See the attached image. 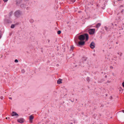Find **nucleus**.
<instances>
[{
	"label": "nucleus",
	"instance_id": "nucleus-1",
	"mask_svg": "<svg viewBox=\"0 0 124 124\" xmlns=\"http://www.w3.org/2000/svg\"><path fill=\"white\" fill-rule=\"evenodd\" d=\"M85 38L86 40H87L88 39V35L86 33L82 34L78 36V39L80 40H84Z\"/></svg>",
	"mask_w": 124,
	"mask_h": 124
},
{
	"label": "nucleus",
	"instance_id": "nucleus-2",
	"mask_svg": "<svg viewBox=\"0 0 124 124\" xmlns=\"http://www.w3.org/2000/svg\"><path fill=\"white\" fill-rule=\"evenodd\" d=\"M11 116H15L16 118H17L19 116L18 115L16 112L13 111L11 114Z\"/></svg>",
	"mask_w": 124,
	"mask_h": 124
},
{
	"label": "nucleus",
	"instance_id": "nucleus-3",
	"mask_svg": "<svg viewBox=\"0 0 124 124\" xmlns=\"http://www.w3.org/2000/svg\"><path fill=\"white\" fill-rule=\"evenodd\" d=\"M24 121V119L22 118H20L18 119L17 120L18 122L22 123H23Z\"/></svg>",
	"mask_w": 124,
	"mask_h": 124
},
{
	"label": "nucleus",
	"instance_id": "nucleus-4",
	"mask_svg": "<svg viewBox=\"0 0 124 124\" xmlns=\"http://www.w3.org/2000/svg\"><path fill=\"white\" fill-rule=\"evenodd\" d=\"M95 29H90L89 30L88 32L90 34H93L94 32Z\"/></svg>",
	"mask_w": 124,
	"mask_h": 124
},
{
	"label": "nucleus",
	"instance_id": "nucleus-5",
	"mask_svg": "<svg viewBox=\"0 0 124 124\" xmlns=\"http://www.w3.org/2000/svg\"><path fill=\"white\" fill-rule=\"evenodd\" d=\"M21 14V13L19 11H17L15 12V16L17 17L19 16Z\"/></svg>",
	"mask_w": 124,
	"mask_h": 124
},
{
	"label": "nucleus",
	"instance_id": "nucleus-6",
	"mask_svg": "<svg viewBox=\"0 0 124 124\" xmlns=\"http://www.w3.org/2000/svg\"><path fill=\"white\" fill-rule=\"evenodd\" d=\"M90 46L92 49H93L95 47L94 43L93 42H92L90 45Z\"/></svg>",
	"mask_w": 124,
	"mask_h": 124
},
{
	"label": "nucleus",
	"instance_id": "nucleus-7",
	"mask_svg": "<svg viewBox=\"0 0 124 124\" xmlns=\"http://www.w3.org/2000/svg\"><path fill=\"white\" fill-rule=\"evenodd\" d=\"M34 118L33 116L32 115H31L30 116H29V120L30 122L31 123L32 121V119H33Z\"/></svg>",
	"mask_w": 124,
	"mask_h": 124
},
{
	"label": "nucleus",
	"instance_id": "nucleus-8",
	"mask_svg": "<svg viewBox=\"0 0 124 124\" xmlns=\"http://www.w3.org/2000/svg\"><path fill=\"white\" fill-rule=\"evenodd\" d=\"M85 42L84 41H79L78 42V45H83L84 44Z\"/></svg>",
	"mask_w": 124,
	"mask_h": 124
},
{
	"label": "nucleus",
	"instance_id": "nucleus-9",
	"mask_svg": "<svg viewBox=\"0 0 124 124\" xmlns=\"http://www.w3.org/2000/svg\"><path fill=\"white\" fill-rule=\"evenodd\" d=\"M62 80L60 78L57 81V83L58 84H60L62 82Z\"/></svg>",
	"mask_w": 124,
	"mask_h": 124
},
{
	"label": "nucleus",
	"instance_id": "nucleus-10",
	"mask_svg": "<svg viewBox=\"0 0 124 124\" xmlns=\"http://www.w3.org/2000/svg\"><path fill=\"white\" fill-rule=\"evenodd\" d=\"M87 59V58L85 57H83L82 58V60L83 61H85Z\"/></svg>",
	"mask_w": 124,
	"mask_h": 124
},
{
	"label": "nucleus",
	"instance_id": "nucleus-11",
	"mask_svg": "<svg viewBox=\"0 0 124 124\" xmlns=\"http://www.w3.org/2000/svg\"><path fill=\"white\" fill-rule=\"evenodd\" d=\"M101 24L100 23H98L96 27L97 28H98L101 25Z\"/></svg>",
	"mask_w": 124,
	"mask_h": 124
},
{
	"label": "nucleus",
	"instance_id": "nucleus-12",
	"mask_svg": "<svg viewBox=\"0 0 124 124\" xmlns=\"http://www.w3.org/2000/svg\"><path fill=\"white\" fill-rule=\"evenodd\" d=\"M15 25L14 24H12L11 26V28H13L14 27Z\"/></svg>",
	"mask_w": 124,
	"mask_h": 124
},
{
	"label": "nucleus",
	"instance_id": "nucleus-13",
	"mask_svg": "<svg viewBox=\"0 0 124 124\" xmlns=\"http://www.w3.org/2000/svg\"><path fill=\"white\" fill-rule=\"evenodd\" d=\"M14 62L16 63H17L18 62V61L17 59H16L15 60Z\"/></svg>",
	"mask_w": 124,
	"mask_h": 124
},
{
	"label": "nucleus",
	"instance_id": "nucleus-14",
	"mask_svg": "<svg viewBox=\"0 0 124 124\" xmlns=\"http://www.w3.org/2000/svg\"><path fill=\"white\" fill-rule=\"evenodd\" d=\"M57 33L59 34L61 33V31H57Z\"/></svg>",
	"mask_w": 124,
	"mask_h": 124
},
{
	"label": "nucleus",
	"instance_id": "nucleus-15",
	"mask_svg": "<svg viewBox=\"0 0 124 124\" xmlns=\"http://www.w3.org/2000/svg\"><path fill=\"white\" fill-rule=\"evenodd\" d=\"M21 72L22 73H24L25 72L24 70V69L22 70Z\"/></svg>",
	"mask_w": 124,
	"mask_h": 124
},
{
	"label": "nucleus",
	"instance_id": "nucleus-16",
	"mask_svg": "<svg viewBox=\"0 0 124 124\" xmlns=\"http://www.w3.org/2000/svg\"><path fill=\"white\" fill-rule=\"evenodd\" d=\"M3 97L2 96H0V99L2 100L3 99Z\"/></svg>",
	"mask_w": 124,
	"mask_h": 124
},
{
	"label": "nucleus",
	"instance_id": "nucleus-17",
	"mask_svg": "<svg viewBox=\"0 0 124 124\" xmlns=\"http://www.w3.org/2000/svg\"><path fill=\"white\" fill-rule=\"evenodd\" d=\"M122 85L124 87V81L122 83Z\"/></svg>",
	"mask_w": 124,
	"mask_h": 124
},
{
	"label": "nucleus",
	"instance_id": "nucleus-18",
	"mask_svg": "<svg viewBox=\"0 0 124 124\" xmlns=\"http://www.w3.org/2000/svg\"><path fill=\"white\" fill-rule=\"evenodd\" d=\"M71 1L72 2L74 3L75 1V0H71Z\"/></svg>",
	"mask_w": 124,
	"mask_h": 124
},
{
	"label": "nucleus",
	"instance_id": "nucleus-19",
	"mask_svg": "<svg viewBox=\"0 0 124 124\" xmlns=\"http://www.w3.org/2000/svg\"><path fill=\"white\" fill-rule=\"evenodd\" d=\"M8 0H4L3 1L4 2H7Z\"/></svg>",
	"mask_w": 124,
	"mask_h": 124
},
{
	"label": "nucleus",
	"instance_id": "nucleus-20",
	"mask_svg": "<svg viewBox=\"0 0 124 124\" xmlns=\"http://www.w3.org/2000/svg\"><path fill=\"white\" fill-rule=\"evenodd\" d=\"M73 48V46H71V50H72V49Z\"/></svg>",
	"mask_w": 124,
	"mask_h": 124
},
{
	"label": "nucleus",
	"instance_id": "nucleus-21",
	"mask_svg": "<svg viewBox=\"0 0 124 124\" xmlns=\"http://www.w3.org/2000/svg\"><path fill=\"white\" fill-rule=\"evenodd\" d=\"M105 29L106 30H107V29L108 28H107V27H106V26H105Z\"/></svg>",
	"mask_w": 124,
	"mask_h": 124
},
{
	"label": "nucleus",
	"instance_id": "nucleus-22",
	"mask_svg": "<svg viewBox=\"0 0 124 124\" xmlns=\"http://www.w3.org/2000/svg\"><path fill=\"white\" fill-rule=\"evenodd\" d=\"M122 112L124 113V110H122Z\"/></svg>",
	"mask_w": 124,
	"mask_h": 124
},
{
	"label": "nucleus",
	"instance_id": "nucleus-23",
	"mask_svg": "<svg viewBox=\"0 0 124 124\" xmlns=\"http://www.w3.org/2000/svg\"><path fill=\"white\" fill-rule=\"evenodd\" d=\"M122 53H120V56H121L122 55Z\"/></svg>",
	"mask_w": 124,
	"mask_h": 124
},
{
	"label": "nucleus",
	"instance_id": "nucleus-24",
	"mask_svg": "<svg viewBox=\"0 0 124 124\" xmlns=\"http://www.w3.org/2000/svg\"><path fill=\"white\" fill-rule=\"evenodd\" d=\"M89 79V78H87V80H88V79Z\"/></svg>",
	"mask_w": 124,
	"mask_h": 124
},
{
	"label": "nucleus",
	"instance_id": "nucleus-25",
	"mask_svg": "<svg viewBox=\"0 0 124 124\" xmlns=\"http://www.w3.org/2000/svg\"><path fill=\"white\" fill-rule=\"evenodd\" d=\"M9 99H11L12 98L11 97H9Z\"/></svg>",
	"mask_w": 124,
	"mask_h": 124
},
{
	"label": "nucleus",
	"instance_id": "nucleus-26",
	"mask_svg": "<svg viewBox=\"0 0 124 124\" xmlns=\"http://www.w3.org/2000/svg\"><path fill=\"white\" fill-rule=\"evenodd\" d=\"M21 7H23V6H22V5H21Z\"/></svg>",
	"mask_w": 124,
	"mask_h": 124
},
{
	"label": "nucleus",
	"instance_id": "nucleus-27",
	"mask_svg": "<svg viewBox=\"0 0 124 124\" xmlns=\"http://www.w3.org/2000/svg\"><path fill=\"white\" fill-rule=\"evenodd\" d=\"M6 119H8V118L7 117H6Z\"/></svg>",
	"mask_w": 124,
	"mask_h": 124
},
{
	"label": "nucleus",
	"instance_id": "nucleus-28",
	"mask_svg": "<svg viewBox=\"0 0 124 124\" xmlns=\"http://www.w3.org/2000/svg\"><path fill=\"white\" fill-rule=\"evenodd\" d=\"M81 12V11H79V13H80V12Z\"/></svg>",
	"mask_w": 124,
	"mask_h": 124
},
{
	"label": "nucleus",
	"instance_id": "nucleus-29",
	"mask_svg": "<svg viewBox=\"0 0 124 124\" xmlns=\"http://www.w3.org/2000/svg\"><path fill=\"white\" fill-rule=\"evenodd\" d=\"M102 106H104V105H102Z\"/></svg>",
	"mask_w": 124,
	"mask_h": 124
},
{
	"label": "nucleus",
	"instance_id": "nucleus-30",
	"mask_svg": "<svg viewBox=\"0 0 124 124\" xmlns=\"http://www.w3.org/2000/svg\"><path fill=\"white\" fill-rule=\"evenodd\" d=\"M8 119H9V117H8Z\"/></svg>",
	"mask_w": 124,
	"mask_h": 124
},
{
	"label": "nucleus",
	"instance_id": "nucleus-31",
	"mask_svg": "<svg viewBox=\"0 0 124 124\" xmlns=\"http://www.w3.org/2000/svg\"><path fill=\"white\" fill-rule=\"evenodd\" d=\"M72 124V123H71V124Z\"/></svg>",
	"mask_w": 124,
	"mask_h": 124
}]
</instances>
